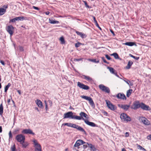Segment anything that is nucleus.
Instances as JSON below:
<instances>
[{"instance_id":"f257e3e1","label":"nucleus","mask_w":151,"mask_h":151,"mask_svg":"<svg viewBox=\"0 0 151 151\" xmlns=\"http://www.w3.org/2000/svg\"><path fill=\"white\" fill-rule=\"evenodd\" d=\"M120 117L122 120L124 122H128L131 121V118L127 114L123 113L121 114Z\"/></svg>"},{"instance_id":"f03ea898","label":"nucleus","mask_w":151,"mask_h":151,"mask_svg":"<svg viewBox=\"0 0 151 151\" xmlns=\"http://www.w3.org/2000/svg\"><path fill=\"white\" fill-rule=\"evenodd\" d=\"M139 120L141 122L145 125L149 126L151 124L150 122L145 117H139Z\"/></svg>"},{"instance_id":"7ed1b4c3","label":"nucleus","mask_w":151,"mask_h":151,"mask_svg":"<svg viewBox=\"0 0 151 151\" xmlns=\"http://www.w3.org/2000/svg\"><path fill=\"white\" fill-rule=\"evenodd\" d=\"M80 116H79L77 115H76L75 119L77 120H80L82 119L85 122V120H86L83 118V117L86 118H87L88 115L85 112H81L79 114Z\"/></svg>"},{"instance_id":"20e7f679","label":"nucleus","mask_w":151,"mask_h":151,"mask_svg":"<svg viewBox=\"0 0 151 151\" xmlns=\"http://www.w3.org/2000/svg\"><path fill=\"white\" fill-rule=\"evenodd\" d=\"M71 127L76 129L78 130L83 132L85 134H87L85 130L82 127L78 125L75 124L71 123Z\"/></svg>"},{"instance_id":"39448f33","label":"nucleus","mask_w":151,"mask_h":151,"mask_svg":"<svg viewBox=\"0 0 151 151\" xmlns=\"http://www.w3.org/2000/svg\"><path fill=\"white\" fill-rule=\"evenodd\" d=\"M76 115H73V113L72 111L68 112L64 114L63 119L71 118L72 119H75Z\"/></svg>"},{"instance_id":"423d86ee","label":"nucleus","mask_w":151,"mask_h":151,"mask_svg":"<svg viewBox=\"0 0 151 151\" xmlns=\"http://www.w3.org/2000/svg\"><path fill=\"white\" fill-rule=\"evenodd\" d=\"M106 103L108 108L112 111H114L116 109V107L110 101L106 100Z\"/></svg>"},{"instance_id":"0eeeda50","label":"nucleus","mask_w":151,"mask_h":151,"mask_svg":"<svg viewBox=\"0 0 151 151\" xmlns=\"http://www.w3.org/2000/svg\"><path fill=\"white\" fill-rule=\"evenodd\" d=\"M15 139L18 142H19L20 143L25 140V137L22 134H19L16 136Z\"/></svg>"},{"instance_id":"6e6552de","label":"nucleus","mask_w":151,"mask_h":151,"mask_svg":"<svg viewBox=\"0 0 151 151\" xmlns=\"http://www.w3.org/2000/svg\"><path fill=\"white\" fill-rule=\"evenodd\" d=\"M6 30L11 36L13 35L14 30V27L12 25H9L6 27Z\"/></svg>"},{"instance_id":"1a4fd4ad","label":"nucleus","mask_w":151,"mask_h":151,"mask_svg":"<svg viewBox=\"0 0 151 151\" xmlns=\"http://www.w3.org/2000/svg\"><path fill=\"white\" fill-rule=\"evenodd\" d=\"M99 88L103 91H104L107 93H109L110 90L109 88L106 86H105L103 84H101L99 86Z\"/></svg>"},{"instance_id":"9d476101","label":"nucleus","mask_w":151,"mask_h":151,"mask_svg":"<svg viewBox=\"0 0 151 151\" xmlns=\"http://www.w3.org/2000/svg\"><path fill=\"white\" fill-rule=\"evenodd\" d=\"M140 106L141 103L139 104V101H137L133 103V105L131 106V108L132 109L135 110L139 108H140Z\"/></svg>"},{"instance_id":"9b49d317","label":"nucleus","mask_w":151,"mask_h":151,"mask_svg":"<svg viewBox=\"0 0 151 151\" xmlns=\"http://www.w3.org/2000/svg\"><path fill=\"white\" fill-rule=\"evenodd\" d=\"M78 86L81 88H82L84 90H88L89 89V87L79 82H78L77 83Z\"/></svg>"},{"instance_id":"f8f14e48","label":"nucleus","mask_w":151,"mask_h":151,"mask_svg":"<svg viewBox=\"0 0 151 151\" xmlns=\"http://www.w3.org/2000/svg\"><path fill=\"white\" fill-rule=\"evenodd\" d=\"M81 97L83 99L88 100L89 103L92 106L94 105V103L91 97H88L85 96H81Z\"/></svg>"},{"instance_id":"ddd939ff","label":"nucleus","mask_w":151,"mask_h":151,"mask_svg":"<svg viewBox=\"0 0 151 151\" xmlns=\"http://www.w3.org/2000/svg\"><path fill=\"white\" fill-rule=\"evenodd\" d=\"M22 133L24 134H32L33 135H35V133L33 132L32 131L29 129H23L22 131Z\"/></svg>"},{"instance_id":"4468645a","label":"nucleus","mask_w":151,"mask_h":151,"mask_svg":"<svg viewBox=\"0 0 151 151\" xmlns=\"http://www.w3.org/2000/svg\"><path fill=\"white\" fill-rule=\"evenodd\" d=\"M140 108L143 110L146 111H150L151 110V108L149 106L146 105L143 103H141Z\"/></svg>"},{"instance_id":"2eb2a0df","label":"nucleus","mask_w":151,"mask_h":151,"mask_svg":"<svg viewBox=\"0 0 151 151\" xmlns=\"http://www.w3.org/2000/svg\"><path fill=\"white\" fill-rule=\"evenodd\" d=\"M85 143V142L83 140L79 139L76 141L74 145V147H78L79 146Z\"/></svg>"},{"instance_id":"dca6fc26","label":"nucleus","mask_w":151,"mask_h":151,"mask_svg":"<svg viewBox=\"0 0 151 151\" xmlns=\"http://www.w3.org/2000/svg\"><path fill=\"white\" fill-rule=\"evenodd\" d=\"M118 107L124 109L125 111H127L130 106V105L119 104H118Z\"/></svg>"},{"instance_id":"f3484780","label":"nucleus","mask_w":151,"mask_h":151,"mask_svg":"<svg viewBox=\"0 0 151 151\" xmlns=\"http://www.w3.org/2000/svg\"><path fill=\"white\" fill-rule=\"evenodd\" d=\"M116 97L118 99H122L123 100H126L127 99L125 95L123 93H118Z\"/></svg>"},{"instance_id":"a211bd4d","label":"nucleus","mask_w":151,"mask_h":151,"mask_svg":"<svg viewBox=\"0 0 151 151\" xmlns=\"http://www.w3.org/2000/svg\"><path fill=\"white\" fill-rule=\"evenodd\" d=\"M107 68L111 73L115 75L117 77H119V76L117 74V72L113 68L108 66Z\"/></svg>"},{"instance_id":"6ab92c4d","label":"nucleus","mask_w":151,"mask_h":151,"mask_svg":"<svg viewBox=\"0 0 151 151\" xmlns=\"http://www.w3.org/2000/svg\"><path fill=\"white\" fill-rule=\"evenodd\" d=\"M85 122L87 125L92 127H97L98 126L93 122H89L88 120H85Z\"/></svg>"},{"instance_id":"aec40b11","label":"nucleus","mask_w":151,"mask_h":151,"mask_svg":"<svg viewBox=\"0 0 151 151\" xmlns=\"http://www.w3.org/2000/svg\"><path fill=\"white\" fill-rule=\"evenodd\" d=\"M81 77L83 78L84 79L89 82L91 81L92 80L91 78L89 76H86L85 75H82Z\"/></svg>"},{"instance_id":"412c9836","label":"nucleus","mask_w":151,"mask_h":151,"mask_svg":"<svg viewBox=\"0 0 151 151\" xmlns=\"http://www.w3.org/2000/svg\"><path fill=\"white\" fill-rule=\"evenodd\" d=\"M36 102L37 105L39 107L41 108L42 107L43 104L42 101L40 100L39 99H37L36 101Z\"/></svg>"},{"instance_id":"4be33fe9","label":"nucleus","mask_w":151,"mask_h":151,"mask_svg":"<svg viewBox=\"0 0 151 151\" xmlns=\"http://www.w3.org/2000/svg\"><path fill=\"white\" fill-rule=\"evenodd\" d=\"M35 151H42L41 147L40 145L38 144L35 145Z\"/></svg>"},{"instance_id":"5701e85b","label":"nucleus","mask_w":151,"mask_h":151,"mask_svg":"<svg viewBox=\"0 0 151 151\" xmlns=\"http://www.w3.org/2000/svg\"><path fill=\"white\" fill-rule=\"evenodd\" d=\"M20 144L22 145V147L24 148H26L29 144L27 142H25V140H24V142H22Z\"/></svg>"},{"instance_id":"b1692460","label":"nucleus","mask_w":151,"mask_h":151,"mask_svg":"<svg viewBox=\"0 0 151 151\" xmlns=\"http://www.w3.org/2000/svg\"><path fill=\"white\" fill-rule=\"evenodd\" d=\"M76 33L77 35H80L82 38H85L86 37V35L83 33L76 31Z\"/></svg>"},{"instance_id":"393cba45","label":"nucleus","mask_w":151,"mask_h":151,"mask_svg":"<svg viewBox=\"0 0 151 151\" xmlns=\"http://www.w3.org/2000/svg\"><path fill=\"white\" fill-rule=\"evenodd\" d=\"M133 64V62L131 60L129 61L127 65L126 66V68L127 69H129L130 68L131 66Z\"/></svg>"},{"instance_id":"a878e982","label":"nucleus","mask_w":151,"mask_h":151,"mask_svg":"<svg viewBox=\"0 0 151 151\" xmlns=\"http://www.w3.org/2000/svg\"><path fill=\"white\" fill-rule=\"evenodd\" d=\"M49 22L52 24H58L59 23V21L56 20H54L52 19H49Z\"/></svg>"},{"instance_id":"bb28decb","label":"nucleus","mask_w":151,"mask_h":151,"mask_svg":"<svg viewBox=\"0 0 151 151\" xmlns=\"http://www.w3.org/2000/svg\"><path fill=\"white\" fill-rule=\"evenodd\" d=\"M124 44L126 45H128L130 46H132L134 45H135V43L132 42H126L125 43H124Z\"/></svg>"},{"instance_id":"cd10ccee","label":"nucleus","mask_w":151,"mask_h":151,"mask_svg":"<svg viewBox=\"0 0 151 151\" xmlns=\"http://www.w3.org/2000/svg\"><path fill=\"white\" fill-rule=\"evenodd\" d=\"M6 12V9L2 8H0V16L4 14Z\"/></svg>"},{"instance_id":"c85d7f7f","label":"nucleus","mask_w":151,"mask_h":151,"mask_svg":"<svg viewBox=\"0 0 151 151\" xmlns=\"http://www.w3.org/2000/svg\"><path fill=\"white\" fill-rule=\"evenodd\" d=\"M3 106L2 103L0 105V115H2L3 113Z\"/></svg>"},{"instance_id":"c756f323","label":"nucleus","mask_w":151,"mask_h":151,"mask_svg":"<svg viewBox=\"0 0 151 151\" xmlns=\"http://www.w3.org/2000/svg\"><path fill=\"white\" fill-rule=\"evenodd\" d=\"M132 91L133 90L132 89H129L127 91L126 96L127 97H129L130 96Z\"/></svg>"},{"instance_id":"7c9ffc66","label":"nucleus","mask_w":151,"mask_h":151,"mask_svg":"<svg viewBox=\"0 0 151 151\" xmlns=\"http://www.w3.org/2000/svg\"><path fill=\"white\" fill-rule=\"evenodd\" d=\"M124 81L126 82L130 86H132L133 85V83L131 82L128 79L126 80H124Z\"/></svg>"},{"instance_id":"2f4dec72","label":"nucleus","mask_w":151,"mask_h":151,"mask_svg":"<svg viewBox=\"0 0 151 151\" xmlns=\"http://www.w3.org/2000/svg\"><path fill=\"white\" fill-rule=\"evenodd\" d=\"M11 84L10 83H9L8 84L5 86L4 88V92H6L8 90L9 88L11 86Z\"/></svg>"},{"instance_id":"473e14b6","label":"nucleus","mask_w":151,"mask_h":151,"mask_svg":"<svg viewBox=\"0 0 151 151\" xmlns=\"http://www.w3.org/2000/svg\"><path fill=\"white\" fill-rule=\"evenodd\" d=\"M111 56H113L116 59H119V56L116 53H114L111 55Z\"/></svg>"},{"instance_id":"72a5a7b5","label":"nucleus","mask_w":151,"mask_h":151,"mask_svg":"<svg viewBox=\"0 0 151 151\" xmlns=\"http://www.w3.org/2000/svg\"><path fill=\"white\" fill-rule=\"evenodd\" d=\"M17 21L23 20L24 19V17H16Z\"/></svg>"},{"instance_id":"f704fd0d","label":"nucleus","mask_w":151,"mask_h":151,"mask_svg":"<svg viewBox=\"0 0 151 151\" xmlns=\"http://www.w3.org/2000/svg\"><path fill=\"white\" fill-rule=\"evenodd\" d=\"M11 150L12 151H17L15 144L14 145L11 147Z\"/></svg>"},{"instance_id":"c9c22d12","label":"nucleus","mask_w":151,"mask_h":151,"mask_svg":"<svg viewBox=\"0 0 151 151\" xmlns=\"http://www.w3.org/2000/svg\"><path fill=\"white\" fill-rule=\"evenodd\" d=\"M93 20L94 21V23H95V24L96 26L97 27H99V25L98 24V23L97 21L96 20L95 17L93 16Z\"/></svg>"},{"instance_id":"e433bc0d","label":"nucleus","mask_w":151,"mask_h":151,"mask_svg":"<svg viewBox=\"0 0 151 151\" xmlns=\"http://www.w3.org/2000/svg\"><path fill=\"white\" fill-rule=\"evenodd\" d=\"M60 40L62 44H64L65 43L64 39L63 37H61L60 38Z\"/></svg>"},{"instance_id":"4c0bfd02","label":"nucleus","mask_w":151,"mask_h":151,"mask_svg":"<svg viewBox=\"0 0 151 151\" xmlns=\"http://www.w3.org/2000/svg\"><path fill=\"white\" fill-rule=\"evenodd\" d=\"M16 21H17V20L16 17H15L13 19H10L9 21V23H11V22H15Z\"/></svg>"},{"instance_id":"58836bf2","label":"nucleus","mask_w":151,"mask_h":151,"mask_svg":"<svg viewBox=\"0 0 151 151\" xmlns=\"http://www.w3.org/2000/svg\"><path fill=\"white\" fill-rule=\"evenodd\" d=\"M137 147L138 149H140V150H142L144 151L145 150V149L144 148L142 147L140 145H138L137 144Z\"/></svg>"},{"instance_id":"ea45409f","label":"nucleus","mask_w":151,"mask_h":151,"mask_svg":"<svg viewBox=\"0 0 151 151\" xmlns=\"http://www.w3.org/2000/svg\"><path fill=\"white\" fill-rule=\"evenodd\" d=\"M101 58V59L103 61V62L105 63H107V64H109V63L107 62L106 60H105V58L104 57H102Z\"/></svg>"},{"instance_id":"a19ab883","label":"nucleus","mask_w":151,"mask_h":151,"mask_svg":"<svg viewBox=\"0 0 151 151\" xmlns=\"http://www.w3.org/2000/svg\"><path fill=\"white\" fill-rule=\"evenodd\" d=\"M62 125L64 126H67L68 127H71V123H66L63 124Z\"/></svg>"},{"instance_id":"79ce46f5","label":"nucleus","mask_w":151,"mask_h":151,"mask_svg":"<svg viewBox=\"0 0 151 151\" xmlns=\"http://www.w3.org/2000/svg\"><path fill=\"white\" fill-rule=\"evenodd\" d=\"M83 2L85 4V6L86 7L88 8H91V7H90L88 5L86 1H83Z\"/></svg>"},{"instance_id":"37998d69","label":"nucleus","mask_w":151,"mask_h":151,"mask_svg":"<svg viewBox=\"0 0 151 151\" xmlns=\"http://www.w3.org/2000/svg\"><path fill=\"white\" fill-rule=\"evenodd\" d=\"M81 44L80 42H78L77 43L75 44V46L76 47H80V45Z\"/></svg>"},{"instance_id":"c03bdc74","label":"nucleus","mask_w":151,"mask_h":151,"mask_svg":"<svg viewBox=\"0 0 151 151\" xmlns=\"http://www.w3.org/2000/svg\"><path fill=\"white\" fill-rule=\"evenodd\" d=\"M45 109L46 111H47L48 109L47 104L45 101Z\"/></svg>"},{"instance_id":"a18cd8bd","label":"nucleus","mask_w":151,"mask_h":151,"mask_svg":"<svg viewBox=\"0 0 151 151\" xmlns=\"http://www.w3.org/2000/svg\"><path fill=\"white\" fill-rule=\"evenodd\" d=\"M19 129H16L13 132V133L14 134H18L19 132Z\"/></svg>"},{"instance_id":"49530a36","label":"nucleus","mask_w":151,"mask_h":151,"mask_svg":"<svg viewBox=\"0 0 151 151\" xmlns=\"http://www.w3.org/2000/svg\"><path fill=\"white\" fill-rule=\"evenodd\" d=\"M33 142L35 145V146L39 144L38 143L37 140L35 139L33 140Z\"/></svg>"},{"instance_id":"de8ad7c7","label":"nucleus","mask_w":151,"mask_h":151,"mask_svg":"<svg viewBox=\"0 0 151 151\" xmlns=\"http://www.w3.org/2000/svg\"><path fill=\"white\" fill-rule=\"evenodd\" d=\"M91 61L96 63H98L99 62V60H97L96 59H92L91 60Z\"/></svg>"},{"instance_id":"09e8293b","label":"nucleus","mask_w":151,"mask_h":151,"mask_svg":"<svg viewBox=\"0 0 151 151\" xmlns=\"http://www.w3.org/2000/svg\"><path fill=\"white\" fill-rule=\"evenodd\" d=\"M106 58L108 60H110L111 58L107 54H106L105 55Z\"/></svg>"},{"instance_id":"8fccbe9b","label":"nucleus","mask_w":151,"mask_h":151,"mask_svg":"<svg viewBox=\"0 0 151 151\" xmlns=\"http://www.w3.org/2000/svg\"><path fill=\"white\" fill-rule=\"evenodd\" d=\"M19 50L20 51H23L24 50L23 47L22 46H20L19 47Z\"/></svg>"},{"instance_id":"3c124183","label":"nucleus","mask_w":151,"mask_h":151,"mask_svg":"<svg viewBox=\"0 0 151 151\" xmlns=\"http://www.w3.org/2000/svg\"><path fill=\"white\" fill-rule=\"evenodd\" d=\"M0 62L3 65H5V63L4 61L2 60H0Z\"/></svg>"},{"instance_id":"603ef678","label":"nucleus","mask_w":151,"mask_h":151,"mask_svg":"<svg viewBox=\"0 0 151 151\" xmlns=\"http://www.w3.org/2000/svg\"><path fill=\"white\" fill-rule=\"evenodd\" d=\"M33 8L35 9H36L37 10H40V9L37 7H36V6H33V7H32Z\"/></svg>"},{"instance_id":"864d4df0","label":"nucleus","mask_w":151,"mask_h":151,"mask_svg":"<svg viewBox=\"0 0 151 151\" xmlns=\"http://www.w3.org/2000/svg\"><path fill=\"white\" fill-rule=\"evenodd\" d=\"M82 60V58H79V59H74V61H80Z\"/></svg>"},{"instance_id":"5fc2aeb1","label":"nucleus","mask_w":151,"mask_h":151,"mask_svg":"<svg viewBox=\"0 0 151 151\" xmlns=\"http://www.w3.org/2000/svg\"><path fill=\"white\" fill-rule=\"evenodd\" d=\"M125 137H127L129 136V134L128 132H126L125 134Z\"/></svg>"},{"instance_id":"6e6d98bb","label":"nucleus","mask_w":151,"mask_h":151,"mask_svg":"<svg viewBox=\"0 0 151 151\" xmlns=\"http://www.w3.org/2000/svg\"><path fill=\"white\" fill-rule=\"evenodd\" d=\"M147 138L149 140H151V134L148 136L147 137Z\"/></svg>"},{"instance_id":"4d7b16f0","label":"nucleus","mask_w":151,"mask_h":151,"mask_svg":"<svg viewBox=\"0 0 151 151\" xmlns=\"http://www.w3.org/2000/svg\"><path fill=\"white\" fill-rule=\"evenodd\" d=\"M9 135L10 138L12 137V135L11 131H10L9 132Z\"/></svg>"},{"instance_id":"13d9d810","label":"nucleus","mask_w":151,"mask_h":151,"mask_svg":"<svg viewBox=\"0 0 151 151\" xmlns=\"http://www.w3.org/2000/svg\"><path fill=\"white\" fill-rule=\"evenodd\" d=\"M111 32L113 34V36H115V34L114 32V31L111 29L110 30Z\"/></svg>"},{"instance_id":"bf43d9fd","label":"nucleus","mask_w":151,"mask_h":151,"mask_svg":"<svg viewBox=\"0 0 151 151\" xmlns=\"http://www.w3.org/2000/svg\"><path fill=\"white\" fill-rule=\"evenodd\" d=\"M3 7L4 8V9H6L8 8V5H4L3 6Z\"/></svg>"},{"instance_id":"052dcab7","label":"nucleus","mask_w":151,"mask_h":151,"mask_svg":"<svg viewBox=\"0 0 151 151\" xmlns=\"http://www.w3.org/2000/svg\"><path fill=\"white\" fill-rule=\"evenodd\" d=\"M134 59H135V60H137L139 59V57H136L135 56V58H134Z\"/></svg>"},{"instance_id":"680f3d73","label":"nucleus","mask_w":151,"mask_h":151,"mask_svg":"<svg viewBox=\"0 0 151 151\" xmlns=\"http://www.w3.org/2000/svg\"><path fill=\"white\" fill-rule=\"evenodd\" d=\"M50 12L49 11H47L45 12V14L47 15H49L50 14Z\"/></svg>"},{"instance_id":"e2e57ef3","label":"nucleus","mask_w":151,"mask_h":151,"mask_svg":"<svg viewBox=\"0 0 151 151\" xmlns=\"http://www.w3.org/2000/svg\"><path fill=\"white\" fill-rule=\"evenodd\" d=\"M129 56H130L131 57L133 58H135V56L132 55L131 54H129Z\"/></svg>"},{"instance_id":"0e129e2a","label":"nucleus","mask_w":151,"mask_h":151,"mask_svg":"<svg viewBox=\"0 0 151 151\" xmlns=\"http://www.w3.org/2000/svg\"><path fill=\"white\" fill-rule=\"evenodd\" d=\"M17 92H18V93H19V95H21V91L20 90H18L17 91Z\"/></svg>"},{"instance_id":"69168bd1","label":"nucleus","mask_w":151,"mask_h":151,"mask_svg":"<svg viewBox=\"0 0 151 151\" xmlns=\"http://www.w3.org/2000/svg\"><path fill=\"white\" fill-rule=\"evenodd\" d=\"M2 128L1 126H0V132L1 133L2 132Z\"/></svg>"},{"instance_id":"338daca9","label":"nucleus","mask_w":151,"mask_h":151,"mask_svg":"<svg viewBox=\"0 0 151 151\" xmlns=\"http://www.w3.org/2000/svg\"><path fill=\"white\" fill-rule=\"evenodd\" d=\"M122 151H127L124 148H123L122 150Z\"/></svg>"},{"instance_id":"774afa93","label":"nucleus","mask_w":151,"mask_h":151,"mask_svg":"<svg viewBox=\"0 0 151 151\" xmlns=\"http://www.w3.org/2000/svg\"><path fill=\"white\" fill-rule=\"evenodd\" d=\"M70 109L74 110V108L72 107L71 106H70L69 108Z\"/></svg>"}]
</instances>
